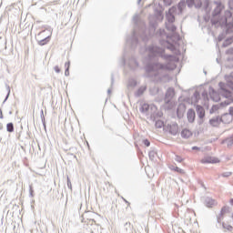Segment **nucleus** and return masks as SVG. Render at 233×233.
Here are the masks:
<instances>
[{"label": "nucleus", "instance_id": "f257e3e1", "mask_svg": "<svg viewBox=\"0 0 233 233\" xmlns=\"http://www.w3.org/2000/svg\"><path fill=\"white\" fill-rule=\"evenodd\" d=\"M133 21L135 26L132 35L126 39L127 45H129L131 48H136L137 45H139V38L142 39L144 43H147L150 37H154V35H156V37H162L159 39L161 46L167 48V50H171L175 56H181V51L178 49L181 36L179 34L176 33V31L169 35L167 34L165 29H159L156 32V28H157V23L156 21H150L149 30L147 32V25L145 22H139L138 15H135L133 16ZM163 37H166L167 40L163 39Z\"/></svg>", "mask_w": 233, "mask_h": 233}, {"label": "nucleus", "instance_id": "f03ea898", "mask_svg": "<svg viewBox=\"0 0 233 233\" xmlns=\"http://www.w3.org/2000/svg\"><path fill=\"white\" fill-rule=\"evenodd\" d=\"M145 70H146V74L144 75L145 77H158V79H161L160 74L165 71L176 70V65L172 61L167 62V64H162V63L147 64L146 66Z\"/></svg>", "mask_w": 233, "mask_h": 233}, {"label": "nucleus", "instance_id": "7ed1b4c3", "mask_svg": "<svg viewBox=\"0 0 233 233\" xmlns=\"http://www.w3.org/2000/svg\"><path fill=\"white\" fill-rule=\"evenodd\" d=\"M218 86L220 88L221 96H223V97L228 99V100H225V101L219 103L221 108H225V106H228V105H232L233 94H232V91H230V90H228V88H227V85H225V83L219 82Z\"/></svg>", "mask_w": 233, "mask_h": 233}, {"label": "nucleus", "instance_id": "20e7f679", "mask_svg": "<svg viewBox=\"0 0 233 233\" xmlns=\"http://www.w3.org/2000/svg\"><path fill=\"white\" fill-rule=\"evenodd\" d=\"M149 52V57H156V56H161L166 58L167 61H174L175 56L172 55H163L165 54V49L157 46H149L147 48Z\"/></svg>", "mask_w": 233, "mask_h": 233}, {"label": "nucleus", "instance_id": "39448f33", "mask_svg": "<svg viewBox=\"0 0 233 233\" xmlns=\"http://www.w3.org/2000/svg\"><path fill=\"white\" fill-rule=\"evenodd\" d=\"M175 96H176V91L174 90V88L172 87L167 88L165 94L164 103L165 105H167L168 110H172L174 106V103L172 102V99H174Z\"/></svg>", "mask_w": 233, "mask_h": 233}, {"label": "nucleus", "instance_id": "423d86ee", "mask_svg": "<svg viewBox=\"0 0 233 233\" xmlns=\"http://www.w3.org/2000/svg\"><path fill=\"white\" fill-rule=\"evenodd\" d=\"M176 12H177V7L173 5L167 11H166V19L167 23H175L176 22Z\"/></svg>", "mask_w": 233, "mask_h": 233}, {"label": "nucleus", "instance_id": "0eeeda50", "mask_svg": "<svg viewBox=\"0 0 233 233\" xmlns=\"http://www.w3.org/2000/svg\"><path fill=\"white\" fill-rule=\"evenodd\" d=\"M221 123H230V120L225 121L223 115L222 116H217L209 119V125H211V127H218V125H221Z\"/></svg>", "mask_w": 233, "mask_h": 233}, {"label": "nucleus", "instance_id": "6e6552de", "mask_svg": "<svg viewBox=\"0 0 233 233\" xmlns=\"http://www.w3.org/2000/svg\"><path fill=\"white\" fill-rule=\"evenodd\" d=\"M220 26H224V32L226 35L233 33V24L228 23L227 19L220 22Z\"/></svg>", "mask_w": 233, "mask_h": 233}, {"label": "nucleus", "instance_id": "1a4fd4ad", "mask_svg": "<svg viewBox=\"0 0 233 233\" xmlns=\"http://www.w3.org/2000/svg\"><path fill=\"white\" fill-rule=\"evenodd\" d=\"M124 65H127V66L130 68V70H136L137 66H139V63H137V60L134 56H131L128 61L124 58Z\"/></svg>", "mask_w": 233, "mask_h": 233}, {"label": "nucleus", "instance_id": "9d476101", "mask_svg": "<svg viewBox=\"0 0 233 233\" xmlns=\"http://www.w3.org/2000/svg\"><path fill=\"white\" fill-rule=\"evenodd\" d=\"M197 116H198V125H203V119H205V108L202 106L198 105L196 106Z\"/></svg>", "mask_w": 233, "mask_h": 233}, {"label": "nucleus", "instance_id": "9b49d317", "mask_svg": "<svg viewBox=\"0 0 233 233\" xmlns=\"http://www.w3.org/2000/svg\"><path fill=\"white\" fill-rule=\"evenodd\" d=\"M209 96L212 99V101H215V103H218V101H221V96L216 89L209 87Z\"/></svg>", "mask_w": 233, "mask_h": 233}, {"label": "nucleus", "instance_id": "f8f14e48", "mask_svg": "<svg viewBox=\"0 0 233 233\" xmlns=\"http://www.w3.org/2000/svg\"><path fill=\"white\" fill-rule=\"evenodd\" d=\"M201 163L203 165H207V164H216V163H219V158L216 157H206L201 160Z\"/></svg>", "mask_w": 233, "mask_h": 233}, {"label": "nucleus", "instance_id": "ddd939ff", "mask_svg": "<svg viewBox=\"0 0 233 233\" xmlns=\"http://www.w3.org/2000/svg\"><path fill=\"white\" fill-rule=\"evenodd\" d=\"M41 34L42 33L38 34L36 41H37V44L39 45V46H45V45H48V43H50L51 36L48 35V36H46L42 39H39V35H41Z\"/></svg>", "mask_w": 233, "mask_h": 233}, {"label": "nucleus", "instance_id": "4468645a", "mask_svg": "<svg viewBox=\"0 0 233 233\" xmlns=\"http://www.w3.org/2000/svg\"><path fill=\"white\" fill-rule=\"evenodd\" d=\"M227 212H228V207H223L220 210L219 215L217 217V221L219 227H221V221H223V217L225 216V214H227Z\"/></svg>", "mask_w": 233, "mask_h": 233}, {"label": "nucleus", "instance_id": "2eb2a0df", "mask_svg": "<svg viewBox=\"0 0 233 233\" xmlns=\"http://www.w3.org/2000/svg\"><path fill=\"white\" fill-rule=\"evenodd\" d=\"M187 118L188 123H194V121H196V111L192 108H189L187 113Z\"/></svg>", "mask_w": 233, "mask_h": 233}, {"label": "nucleus", "instance_id": "dca6fc26", "mask_svg": "<svg viewBox=\"0 0 233 233\" xmlns=\"http://www.w3.org/2000/svg\"><path fill=\"white\" fill-rule=\"evenodd\" d=\"M185 110H187V106H185V104H179L177 108V116L179 119L183 117V114H185Z\"/></svg>", "mask_w": 233, "mask_h": 233}, {"label": "nucleus", "instance_id": "f3484780", "mask_svg": "<svg viewBox=\"0 0 233 233\" xmlns=\"http://www.w3.org/2000/svg\"><path fill=\"white\" fill-rule=\"evenodd\" d=\"M205 205L208 207V208H212V207L216 205V200H214L212 198L207 197L205 198Z\"/></svg>", "mask_w": 233, "mask_h": 233}, {"label": "nucleus", "instance_id": "a211bd4d", "mask_svg": "<svg viewBox=\"0 0 233 233\" xmlns=\"http://www.w3.org/2000/svg\"><path fill=\"white\" fill-rule=\"evenodd\" d=\"M151 118L155 121L156 128H163V127H165V122L162 120H156V115H151Z\"/></svg>", "mask_w": 233, "mask_h": 233}, {"label": "nucleus", "instance_id": "6ab92c4d", "mask_svg": "<svg viewBox=\"0 0 233 233\" xmlns=\"http://www.w3.org/2000/svg\"><path fill=\"white\" fill-rule=\"evenodd\" d=\"M177 132H179V127H177V124H173L169 127V134L171 136H177Z\"/></svg>", "mask_w": 233, "mask_h": 233}, {"label": "nucleus", "instance_id": "aec40b11", "mask_svg": "<svg viewBox=\"0 0 233 233\" xmlns=\"http://www.w3.org/2000/svg\"><path fill=\"white\" fill-rule=\"evenodd\" d=\"M148 110H150V105L148 104H142L140 106L139 111L141 112V114H146L148 115Z\"/></svg>", "mask_w": 233, "mask_h": 233}, {"label": "nucleus", "instance_id": "412c9836", "mask_svg": "<svg viewBox=\"0 0 233 233\" xmlns=\"http://www.w3.org/2000/svg\"><path fill=\"white\" fill-rule=\"evenodd\" d=\"M166 28L167 30H168V32H171V34L176 32V30H177L176 25H174V23H170V22H166Z\"/></svg>", "mask_w": 233, "mask_h": 233}, {"label": "nucleus", "instance_id": "4be33fe9", "mask_svg": "<svg viewBox=\"0 0 233 233\" xmlns=\"http://www.w3.org/2000/svg\"><path fill=\"white\" fill-rule=\"evenodd\" d=\"M199 99H201V95L199 94V91H195L191 97V101L193 103H199Z\"/></svg>", "mask_w": 233, "mask_h": 233}, {"label": "nucleus", "instance_id": "5701e85b", "mask_svg": "<svg viewBox=\"0 0 233 233\" xmlns=\"http://www.w3.org/2000/svg\"><path fill=\"white\" fill-rule=\"evenodd\" d=\"M190 136H192V132H190V130L185 128L181 131V137L184 139H188V137H190Z\"/></svg>", "mask_w": 233, "mask_h": 233}, {"label": "nucleus", "instance_id": "b1692460", "mask_svg": "<svg viewBox=\"0 0 233 233\" xmlns=\"http://www.w3.org/2000/svg\"><path fill=\"white\" fill-rule=\"evenodd\" d=\"M187 2L185 0H180V2L177 4V9L179 10L180 14H183V10H185Z\"/></svg>", "mask_w": 233, "mask_h": 233}, {"label": "nucleus", "instance_id": "393cba45", "mask_svg": "<svg viewBox=\"0 0 233 233\" xmlns=\"http://www.w3.org/2000/svg\"><path fill=\"white\" fill-rule=\"evenodd\" d=\"M227 144V147H232L233 145V135L222 141V145Z\"/></svg>", "mask_w": 233, "mask_h": 233}, {"label": "nucleus", "instance_id": "a878e982", "mask_svg": "<svg viewBox=\"0 0 233 233\" xmlns=\"http://www.w3.org/2000/svg\"><path fill=\"white\" fill-rule=\"evenodd\" d=\"M149 92L151 96H157V94L160 92V89L158 86H154L153 87H150Z\"/></svg>", "mask_w": 233, "mask_h": 233}, {"label": "nucleus", "instance_id": "bb28decb", "mask_svg": "<svg viewBox=\"0 0 233 233\" xmlns=\"http://www.w3.org/2000/svg\"><path fill=\"white\" fill-rule=\"evenodd\" d=\"M147 90V86H140L137 91L136 92L137 97H141L143 94H145V91Z\"/></svg>", "mask_w": 233, "mask_h": 233}, {"label": "nucleus", "instance_id": "cd10ccee", "mask_svg": "<svg viewBox=\"0 0 233 233\" xmlns=\"http://www.w3.org/2000/svg\"><path fill=\"white\" fill-rule=\"evenodd\" d=\"M232 18V12L227 10L225 11L224 16L221 18L222 21L227 20V22L228 23V19Z\"/></svg>", "mask_w": 233, "mask_h": 233}, {"label": "nucleus", "instance_id": "c85d7f7f", "mask_svg": "<svg viewBox=\"0 0 233 233\" xmlns=\"http://www.w3.org/2000/svg\"><path fill=\"white\" fill-rule=\"evenodd\" d=\"M232 41H233V35L232 36H228L225 42L223 43L222 46L224 48H227V46H229V45H232Z\"/></svg>", "mask_w": 233, "mask_h": 233}, {"label": "nucleus", "instance_id": "c756f323", "mask_svg": "<svg viewBox=\"0 0 233 233\" xmlns=\"http://www.w3.org/2000/svg\"><path fill=\"white\" fill-rule=\"evenodd\" d=\"M148 156H149V159L151 161H154V159L156 158V156H157V151H156V149H152L149 151Z\"/></svg>", "mask_w": 233, "mask_h": 233}, {"label": "nucleus", "instance_id": "7c9ffc66", "mask_svg": "<svg viewBox=\"0 0 233 233\" xmlns=\"http://www.w3.org/2000/svg\"><path fill=\"white\" fill-rule=\"evenodd\" d=\"M65 67H66L65 76H70V61H67L65 63Z\"/></svg>", "mask_w": 233, "mask_h": 233}, {"label": "nucleus", "instance_id": "2f4dec72", "mask_svg": "<svg viewBox=\"0 0 233 233\" xmlns=\"http://www.w3.org/2000/svg\"><path fill=\"white\" fill-rule=\"evenodd\" d=\"M14 130H15L14 123H12V122L7 123L6 124V131L12 134V132H14Z\"/></svg>", "mask_w": 233, "mask_h": 233}, {"label": "nucleus", "instance_id": "473e14b6", "mask_svg": "<svg viewBox=\"0 0 233 233\" xmlns=\"http://www.w3.org/2000/svg\"><path fill=\"white\" fill-rule=\"evenodd\" d=\"M222 228H224V230H228V232H232L233 230V227L225 222L222 223Z\"/></svg>", "mask_w": 233, "mask_h": 233}, {"label": "nucleus", "instance_id": "72a5a7b5", "mask_svg": "<svg viewBox=\"0 0 233 233\" xmlns=\"http://www.w3.org/2000/svg\"><path fill=\"white\" fill-rule=\"evenodd\" d=\"M219 108H221L220 104L213 105L209 112L210 114H214V112H218Z\"/></svg>", "mask_w": 233, "mask_h": 233}, {"label": "nucleus", "instance_id": "f704fd0d", "mask_svg": "<svg viewBox=\"0 0 233 233\" xmlns=\"http://www.w3.org/2000/svg\"><path fill=\"white\" fill-rule=\"evenodd\" d=\"M5 88H6V91H7V95L5 96V100L3 101V105H5V103H6V101H8V97H10V86L8 85H5Z\"/></svg>", "mask_w": 233, "mask_h": 233}, {"label": "nucleus", "instance_id": "c9c22d12", "mask_svg": "<svg viewBox=\"0 0 233 233\" xmlns=\"http://www.w3.org/2000/svg\"><path fill=\"white\" fill-rule=\"evenodd\" d=\"M219 14H221V9L219 8V6H217L214 11L212 12V15L213 17H218V15H219Z\"/></svg>", "mask_w": 233, "mask_h": 233}, {"label": "nucleus", "instance_id": "e433bc0d", "mask_svg": "<svg viewBox=\"0 0 233 233\" xmlns=\"http://www.w3.org/2000/svg\"><path fill=\"white\" fill-rule=\"evenodd\" d=\"M170 169L175 170V172H177L178 174H185V171L183 169L175 166H171Z\"/></svg>", "mask_w": 233, "mask_h": 233}, {"label": "nucleus", "instance_id": "4c0bfd02", "mask_svg": "<svg viewBox=\"0 0 233 233\" xmlns=\"http://www.w3.org/2000/svg\"><path fill=\"white\" fill-rule=\"evenodd\" d=\"M208 6H210V2H208V0H206L204 3V10L207 14H210V10H208Z\"/></svg>", "mask_w": 233, "mask_h": 233}, {"label": "nucleus", "instance_id": "58836bf2", "mask_svg": "<svg viewBox=\"0 0 233 233\" xmlns=\"http://www.w3.org/2000/svg\"><path fill=\"white\" fill-rule=\"evenodd\" d=\"M186 5H187V8H192V6L196 5V0H186Z\"/></svg>", "mask_w": 233, "mask_h": 233}, {"label": "nucleus", "instance_id": "ea45409f", "mask_svg": "<svg viewBox=\"0 0 233 233\" xmlns=\"http://www.w3.org/2000/svg\"><path fill=\"white\" fill-rule=\"evenodd\" d=\"M228 112H229V113H225V114L223 115V117H230V116H233V106H230V107H229Z\"/></svg>", "mask_w": 233, "mask_h": 233}, {"label": "nucleus", "instance_id": "a19ab883", "mask_svg": "<svg viewBox=\"0 0 233 233\" xmlns=\"http://www.w3.org/2000/svg\"><path fill=\"white\" fill-rule=\"evenodd\" d=\"M41 118H42V123L45 130H46V121L45 120V114L43 110H41Z\"/></svg>", "mask_w": 233, "mask_h": 233}, {"label": "nucleus", "instance_id": "79ce46f5", "mask_svg": "<svg viewBox=\"0 0 233 233\" xmlns=\"http://www.w3.org/2000/svg\"><path fill=\"white\" fill-rule=\"evenodd\" d=\"M128 85L129 86H136L137 85V81L135 79H129Z\"/></svg>", "mask_w": 233, "mask_h": 233}, {"label": "nucleus", "instance_id": "37998d69", "mask_svg": "<svg viewBox=\"0 0 233 233\" xmlns=\"http://www.w3.org/2000/svg\"><path fill=\"white\" fill-rule=\"evenodd\" d=\"M221 21H223V20L222 19H220V20L211 19V25H221Z\"/></svg>", "mask_w": 233, "mask_h": 233}, {"label": "nucleus", "instance_id": "c03bdc74", "mask_svg": "<svg viewBox=\"0 0 233 233\" xmlns=\"http://www.w3.org/2000/svg\"><path fill=\"white\" fill-rule=\"evenodd\" d=\"M66 182H67V188L72 190V182L70 181V177H66Z\"/></svg>", "mask_w": 233, "mask_h": 233}, {"label": "nucleus", "instance_id": "a18cd8bd", "mask_svg": "<svg viewBox=\"0 0 233 233\" xmlns=\"http://www.w3.org/2000/svg\"><path fill=\"white\" fill-rule=\"evenodd\" d=\"M175 161H177V163H182L183 157L177 155V156H175Z\"/></svg>", "mask_w": 233, "mask_h": 233}, {"label": "nucleus", "instance_id": "49530a36", "mask_svg": "<svg viewBox=\"0 0 233 233\" xmlns=\"http://www.w3.org/2000/svg\"><path fill=\"white\" fill-rule=\"evenodd\" d=\"M232 175V172H224L222 173V177H230V176Z\"/></svg>", "mask_w": 233, "mask_h": 233}, {"label": "nucleus", "instance_id": "de8ad7c7", "mask_svg": "<svg viewBox=\"0 0 233 233\" xmlns=\"http://www.w3.org/2000/svg\"><path fill=\"white\" fill-rule=\"evenodd\" d=\"M195 8H201L203 6V3L201 2V0H199L198 2V4L194 5Z\"/></svg>", "mask_w": 233, "mask_h": 233}, {"label": "nucleus", "instance_id": "09e8293b", "mask_svg": "<svg viewBox=\"0 0 233 233\" xmlns=\"http://www.w3.org/2000/svg\"><path fill=\"white\" fill-rule=\"evenodd\" d=\"M29 196L30 198H34V188L32 186H29Z\"/></svg>", "mask_w": 233, "mask_h": 233}, {"label": "nucleus", "instance_id": "8fccbe9b", "mask_svg": "<svg viewBox=\"0 0 233 233\" xmlns=\"http://www.w3.org/2000/svg\"><path fill=\"white\" fill-rule=\"evenodd\" d=\"M143 144L145 147H150V140L146 138L143 140Z\"/></svg>", "mask_w": 233, "mask_h": 233}, {"label": "nucleus", "instance_id": "3c124183", "mask_svg": "<svg viewBox=\"0 0 233 233\" xmlns=\"http://www.w3.org/2000/svg\"><path fill=\"white\" fill-rule=\"evenodd\" d=\"M226 54H228V56H233V47L228 48L226 51Z\"/></svg>", "mask_w": 233, "mask_h": 233}, {"label": "nucleus", "instance_id": "603ef678", "mask_svg": "<svg viewBox=\"0 0 233 233\" xmlns=\"http://www.w3.org/2000/svg\"><path fill=\"white\" fill-rule=\"evenodd\" d=\"M166 6H170L172 5V0H164Z\"/></svg>", "mask_w": 233, "mask_h": 233}, {"label": "nucleus", "instance_id": "864d4df0", "mask_svg": "<svg viewBox=\"0 0 233 233\" xmlns=\"http://www.w3.org/2000/svg\"><path fill=\"white\" fill-rule=\"evenodd\" d=\"M202 97H204V99H208V93L207 91H204L202 93Z\"/></svg>", "mask_w": 233, "mask_h": 233}, {"label": "nucleus", "instance_id": "5fc2aeb1", "mask_svg": "<svg viewBox=\"0 0 233 233\" xmlns=\"http://www.w3.org/2000/svg\"><path fill=\"white\" fill-rule=\"evenodd\" d=\"M54 70H55V72H56V74H59V73L61 72V68H59V66H56L54 67Z\"/></svg>", "mask_w": 233, "mask_h": 233}, {"label": "nucleus", "instance_id": "6e6d98bb", "mask_svg": "<svg viewBox=\"0 0 233 233\" xmlns=\"http://www.w3.org/2000/svg\"><path fill=\"white\" fill-rule=\"evenodd\" d=\"M192 150H201V147L194 146L192 147Z\"/></svg>", "mask_w": 233, "mask_h": 233}, {"label": "nucleus", "instance_id": "4d7b16f0", "mask_svg": "<svg viewBox=\"0 0 233 233\" xmlns=\"http://www.w3.org/2000/svg\"><path fill=\"white\" fill-rule=\"evenodd\" d=\"M163 116V113H161V112H157V114H156V116L157 117H161Z\"/></svg>", "mask_w": 233, "mask_h": 233}, {"label": "nucleus", "instance_id": "13d9d810", "mask_svg": "<svg viewBox=\"0 0 233 233\" xmlns=\"http://www.w3.org/2000/svg\"><path fill=\"white\" fill-rule=\"evenodd\" d=\"M125 227H126V230H128V227H130V223L127 222V223L125 224Z\"/></svg>", "mask_w": 233, "mask_h": 233}, {"label": "nucleus", "instance_id": "bf43d9fd", "mask_svg": "<svg viewBox=\"0 0 233 233\" xmlns=\"http://www.w3.org/2000/svg\"><path fill=\"white\" fill-rule=\"evenodd\" d=\"M122 199H123V201H125V203H127V204L128 205V207H129L130 202H128V200H127V198H122Z\"/></svg>", "mask_w": 233, "mask_h": 233}, {"label": "nucleus", "instance_id": "052dcab7", "mask_svg": "<svg viewBox=\"0 0 233 233\" xmlns=\"http://www.w3.org/2000/svg\"><path fill=\"white\" fill-rule=\"evenodd\" d=\"M111 85H114V74L111 75Z\"/></svg>", "mask_w": 233, "mask_h": 233}, {"label": "nucleus", "instance_id": "680f3d73", "mask_svg": "<svg viewBox=\"0 0 233 233\" xmlns=\"http://www.w3.org/2000/svg\"><path fill=\"white\" fill-rule=\"evenodd\" d=\"M218 39V41H223V36L221 35H219Z\"/></svg>", "mask_w": 233, "mask_h": 233}, {"label": "nucleus", "instance_id": "e2e57ef3", "mask_svg": "<svg viewBox=\"0 0 233 233\" xmlns=\"http://www.w3.org/2000/svg\"><path fill=\"white\" fill-rule=\"evenodd\" d=\"M3 110L0 109V119H3Z\"/></svg>", "mask_w": 233, "mask_h": 233}, {"label": "nucleus", "instance_id": "0e129e2a", "mask_svg": "<svg viewBox=\"0 0 233 233\" xmlns=\"http://www.w3.org/2000/svg\"><path fill=\"white\" fill-rule=\"evenodd\" d=\"M229 203H230V205H232V207H233V198H231V199L229 200Z\"/></svg>", "mask_w": 233, "mask_h": 233}, {"label": "nucleus", "instance_id": "69168bd1", "mask_svg": "<svg viewBox=\"0 0 233 233\" xmlns=\"http://www.w3.org/2000/svg\"><path fill=\"white\" fill-rule=\"evenodd\" d=\"M107 94H112V89H107Z\"/></svg>", "mask_w": 233, "mask_h": 233}, {"label": "nucleus", "instance_id": "338daca9", "mask_svg": "<svg viewBox=\"0 0 233 233\" xmlns=\"http://www.w3.org/2000/svg\"><path fill=\"white\" fill-rule=\"evenodd\" d=\"M0 130H3V124H0Z\"/></svg>", "mask_w": 233, "mask_h": 233}, {"label": "nucleus", "instance_id": "774afa93", "mask_svg": "<svg viewBox=\"0 0 233 233\" xmlns=\"http://www.w3.org/2000/svg\"><path fill=\"white\" fill-rule=\"evenodd\" d=\"M231 88H232V90H233V82L231 83Z\"/></svg>", "mask_w": 233, "mask_h": 233}]
</instances>
